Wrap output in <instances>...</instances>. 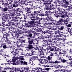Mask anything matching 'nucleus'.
I'll list each match as a JSON object with an SVG mask.
<instances>
[{"instance_id":"obj_13","label":"nucleus","mask_w":72,"mask_h":72,"mask_svg":"<svg viewBox=\"0 0 72 72\" xmlns=\"http://www.w3.org/2000/svg\"><path fill=\"white\" fill-rule=\"evenodd\" d=\"M61 19L62 20V22L61 23V24H63V22H64L65 24H68V22H69V19H68L66 20L64 19Z\"/></svg>"},{"instance_id":"obj_44","label":"nucleus","mask_w":72,"mask_h":72,"mask_svg":"<svg viewBox=\"0 0 72 72\" xmlns=\"http://www.w3.org/2000/svg\"><path fill=\"white\" fill-rule=\"evenodd\" d=\"M20 62H21L17 61L15 63H14L13 64V65H15V66H17V65H19L20 64Z\"/></svg>"},{"instance_id":"obj_7","label":"nucleus","mask_w":72,"mask_h":72,"mask_svg":"<svg viewBox=\"0 0 72 72\" xmlns=\"http://www.w3.org/2000/svg\"><path fill=\"white\" fill-rule=\"evenodd\" d=\"M61 1L63 3H65L63 4L62 6L64 8H67V5H69V1L68 0H61Z\"/></svg>"},{"instance_id":"obj_9","label":"nucleus","mask_w":72,"mask_h":72,"mask_svg":"<svg viewBox=\"0 0 72 72\" xmlns=\"http://www.w3.org/2000/svg\"><path fill=\"white\" fill-rule=\"evenodd\" d=\"M38 11H34L33 12H32V13L31 14V15H30V17H31L32 18H33V19L34 20V22H35V19L34 18H35V17H35V15L38 16Z\"/></svg>"},{"instance_id":"obj_17","label":"nucleus","mask_w":72,"mask_h":72,"mask_svg":"<svg viewBox=\"0 0 72 72\" xmlns=\"http://www.w3.org/2000/svg\"><path fill=\"white\" fill-rule=\"evenodd\" d=\"M49 5H50V10H52L53 9H54V6H55L54 5V4L51 3H49Z\"/></svg>"},{"instance_id":"obj_40","label":"nucleus","mask_w":72,"mask_h":72,"mask_svg":"<svg viewBox=\"0 0 72 72\" xmlns=\"http://www.w3.org/2000/svg\"><path fill=\"white\" fill-rule=\"evenodd\" d=\"M30 10H31V8H30V7L28 8V7H26L25 8V10H26V12H27L28 13H29V11H30Z\"/></svg>"},{"instance_id":"obj_50","label":"nucleus","mask_w":72,"mask_h":72,"mask_svg":"<svg viewBox=\"0 0 72 72\" xmlns=\"http://www.w3.org/2000/svg\"><path fill=\"white\" fill-rule=\"evenodd\" d=\"M43 49V47L42 46H39L38 49V50H39V51H41Z\"/></svg>"},{"instance_id":"obj_22","label":"nucleus","mask_w":72,"mask_h":72,"mask_svg":"<svg viewBox=\"0 0 72 72\" xmlns=\"http://www.w3.org/2000/svg\"><path fill=\"white\" fill-rule=\"evenodd\" d=\"M24 2L23 3V4H25V5H28V3H33L32 1H29L28 0H25V1H24Z\"/></svg>"},{"instance_id":"obj_11","label":"nucleus","mask_w":72,"mask_h":72,"mask_svg":"<svg viewBox=\"0 0 72 72\" xmlns=\"http://www.w3.org/2000/svg\"><path fill=\"white\" fill-rule=\"evenodd\" d=\"M51 13V12H50V10L46 11L44 16H47V17H50V16L51 15V14H52Z\"/></svg>"},{"instance_id":"obj_36","label":"nucleus","mask_w":72,"mask_h":72,"mask_svg":"<svg viewBox=\"0 0 72 72\" xmlns=\"http://www.w3.org/2000/svg\"><path fill=\"white\" fill-rule=\"evenodd\" d=\"M38 15H39V16H42V17H44V13H42V12L38 11Z\"/></svg>"},{"instance_id":"obj_63","label":"nucleus","mask_w":72,"mask_h":72,"mask_svg":"<svg viewBox=\"0 0 72 72\" xmlns=\"http://www.w3.org/2000/svg\"><path fill=\"white\" fill-rule=\"evenodd\" d=\"M15 15H16V16L17 17H19V16H21V13H17Z\"/></svg>"},{"instance_id":"obj_58","label":"nucleus","mask_w":72,"mask_h":72,"mask_svg":"<svg viewBox=\"0 0 72 72\" xmlns=\"http://www.w3.org/2000/svg\"><path fill=\"white\" fill-rule=\"evenodd\" d=\"M42 28H38V30H39V32H41V33L42 32V28H43V27H42Z\"/></svg>"},{"instance_id":"obj_5","label":"nucleus","mask_w":72,"mask_h":72,"mask_svg":"<svg viewBox=\"0 0 72 72\" xmlns=\"http://www.w3.org/2000/svg\"><path fill=\"white\" fill-rule=\"evenodd\" d=\"M49 1H47L42 2L43 4V5H45V10H50V6L49 5V3H48Z\"/></svg>"},{"instance_id":"obj_43","label":"nucleus","mask_w":72,"mask_h":72,"mask_svg":"<svg viewBox=\"0 0 72 72\" xmlns=\"http://www.w3.org/2000/svg\"><path fill=\"white\" fill-rule=\"evenodd\" d=\"M14 57H13V59H12V61L13 62H12L11 63V64H13V65L14 63H15V61H16V59H14Z\"/></svg>"},{"instance_id":"obj_64","label":"nucleus","mask_w":72,"mask_h":72,"mask_svg":"<svg viewBox=\"0 0 72 72\" xmlns=\"http://www.w3.org/2000/svg\"><path fill=\"white\" fill-rule=\"evenodd\" d=\"M3 49H6V48H7L6 45L5 44H3Z\"/></svg>"},{"instance_id":"obj_38","label":"nucleus","mask_w":72,"mask_h":72,"mask_svg":"<svg viewBox=\"0 0 72 72\" xmlns=\"http://www.w3.org/2000/svg\"><path fill=\"white\" fill-rule=\"evenodd\" d=\"M9 23H10V21H6L5 23V24H4V25L5 26H7L8 27L9 24Z\"/></svg>"},{"instance_id":"obj_54","label":"nucleus","mask_w":72,"mask_h":72,"mask_svg":"<svg viewBox=\"0 0 72 72\" xmlns=\"http://www.w3.org/2000/svg\"><path fill=\"white\" fill-rule=\"evenodd\" d=\"M55 40H57V39H52V41H50V42H53L54 44H55L56 43V42H55Z\"/></svg>"},{"instance_id":"obj_37","label":"nucleus","mask_w":72,"mask_h":72,"mask_svg":"<svg viewBox=\"0 0 72 72\" xmlns=\"http://www.w3.org/2000/svg\"><path fill=\"white\" fill-rule=\"evenodd\" d=\"M59 59H60L61 63H66V62H67L68 61L67 60H65L64 59H62L60 58H59Z\"/></svg>"},{"instance_id":"obj_28","label":"nucleus","mask_w":72,"mask_h":72,"mask_svg":"<svg viewBox=\"0 0 72 72\" xmlns=\"http://www.w3.org/2000/svg\"><path fill=\"white\" fill-rule=\"evenodd\" d=\"M48 37L49 39H52V40L53 39H57V37H56L55 38V36H54L51 35H48Z\"/></svg>"},{"instance_id":"obj_45","label":"nucleus","mask_w":72,"mask_h":72,"mask_svg":"<svg viewBox=\"0 0 72 72\" xmlns=\"http://www.w3.org/2000/svg\"><path fill=\"white\" fill-rule=\"evenodd\" d=\"M60 12L61 14L66 13L65 12V9H63L61 10H60Z\"/></svg>"},{"instance_id":"obj_1","label":"nucleus","mask_w":72,"mask_h":72,"mask_svg":"<svg viewBox=\"0 0 72 72\" xmlns=\"http://www.w3.org/2000/svg\"><path fill=\"white\" fill-rule=\"evenodd\" d=\"M37 35V33H35L33 34V36L32 37V34L30 33H28V34L25 35V36L26 37H27V39H28V43L29 44H34L35 42V36Z\"/></svg>"},{"instance_id":"obj_61","label":"nucleus","mask_w":72,"mask_h":72,"mask_svg":"<svg viewBox=\"0 0 72 72\" xmlns=\"http://www.w3.org/2000/svg\"><path fill=\"white\" fill-rule=\"evenodd\" d=\"M59 72H66V71L65 69H59Z\"/></svg>"},{"instance_id":"obj_3","label":"nucleus","mask_w":72,"mask_h":72,"mask_svg":"<svg viewBox=\"0 0 72 72\" xmlns=\"http://www.w3.org/2000/svg\"><path fill=\"white\" fill-rule=\"evenodd\" d=\"M25 35L24 34H21V35H17L16 39L17 40L19 41V42H21V43L22 44V43H25L26 42V40H23L22 39H24Z\"/></svg>"},{"instance_id":"obj_34","label":"nucleus","mask_w":72,"mask_h":72,"mask_svg":"<svg viewBox=\"0 0 72 72\" xmlns=\"http://www.w3.org/2000/svg\"><path fill=\"white\" fill-rule=\"evenodd\" d=\"M15 23L12 22V21H10V22L9 24V26H15Z\"/></svg>"},{"instance_id":"obj_35","label":"nucleus","mask_w":72,"mask_h":72,"mask_svg":"<svg viewBox=\"0 0 72 72\" xmlns=\"http://www.w3.org/2000/svg\"><path fill=\"white\" fill-rule=\"evenodd\" d=\"M16 70V72H22V68L20 69V68H16V69H15Z\"/></svg>"},{"instance_id":"obj_47","label":"nucleus","mask_w":72,"mask_h":72,"mask_svg":"<svg viewBox=\"0 0 72 72\" xmlns=\"http://www.w3.org/2000/svg\"><path fill=\"white\" fill-rule=\"evenodd\" d=\"M6 2H7V3L8 4H12V2L10 0H7L6 1Z\"/></svg>"},{"instance_id":"obj_18","label":"nucleus","mask_w":72,"mask_h":72,"mask_svg":"<svg viewBox=\"0 0 72 72\" xmlns=\"http://www.w3.org/2000/svg\"><path fill=\"white\" fill-rule=\"evenodd\" d=\"M53 51H62V50L59 49V48L55 47V46H53L52 47Z\"/></svg>"},{"instance_id":"obj_8","label":"nucleus","mask_w":72,"mask_h":72,"mask_svg":"<svg viewBox=\"0 0 72 72\" xmlns=\"http://www.w3.org/2000/svg\"><path fill=\"white\" fill-rule=\"evenodd\" d=\"M52 14H54V16L56 18H58L59 17L60 12L59 11L55 10L51 12Z\"/></svg>"},{"instance_id":"obj_52","label":"nucleus","mask_w":72,"mask_h":72,"mask_svg":"<svg viewBox=\"0 0 72 72\" xmlns=\"http://www.w3.org/2000/svg\"><path fill=\"white\" fill-rule=\"evenodd\" d=\"M53 30H56L57 31V32H59V30H58V26H57L56 28H53Z\"/></svg>"},{"instance_id":"obj_32","label":"nucleus","mask_w":72,"mask_h":72,"mask_svg":"<svg viewBox=\"0 0 72 72\" xmlns=\"http://www.w3.org/2000/svg\"><path fill=\"white\" fill-rule=\"evenodd\" d=\"M22 9H23V8H16V10H17L18 12H19V13H22V12H23V10Z\"/></svg>"},{"instance_id":"obj_16","label":"nucleus","mask_w":72,"mask_h":72,"mask_svg":"<svg viewBox=\"0 0 72 72\" xmlns=\"http://www.w3.org/2000/svg\"><path fill=\"white\" fill-rule=\"evenodd\" d=\"M54 19L50 16V17H46L45 20H46L47 21H50V22H53Z\"/></svg>"},{"instance_id":"obj_33","label":"nucleus","mask_w":72,"mask_h":72,"mask_svg":"<svg viewBox=\"0 0 72 72\" xmlns=\"http://www.w3.org/2000/svg\"><path fill=\"white\" fill-rule=\"evenodd\" d=\"M3 38L4 39V40H5V42L7 40H8V36L7 35H3Z\"/></svg>"},{"instance_id":"obj_25","label":"nucleus","mask_w":72,"mask_h":72,"mask_svg":"<svg viewBox=\"0 0 72 72\" xmlns=\"http://www.w3.org/2000/svg\"><path fill=\"white\" fill-rule=\"evenodd\" d=\"M44 22H45L44 23V26H45L46 25H49V24H52V23H50L49 22V21H45V20H44Z\"/></svg>"},{"instance_id":"obj_39","label":"nucleus","mask_w":72,"mask_h":72,"mask_svg":"<svg viewBox=\"0 0 72 72\" xmlns=\"http://www.w3.org/2000/svg\"><path fill=\"white\" fill-rule=\"evenodd\" d=\"M2 4L3 5H4V7L6 8H8V5H9V4H8L6 3H2Z\"/></svg>"},{"instance_id":"obj_15","label":"nucleus","mask_w":72,"mask_h":72,"mask_svg":"<svg viewBox=\"0 0 72 72\" xmlns=\"http://www.w3.org/2000/svg\"><path fill=\"white\" fill-rule=\"evenodd\" d=\"M25 46V48H26V49H28L30 50H31L32 49H33V45L32 44H26Z\"/></svg>"},{"instance_id":"obj_30","label":"nucleus","mask_w":72,"mask_h":72,"mask_svg":"<svg viewBox=\"0 0 72 72\" xmlns=\"http://www.w3.org/2000/svg\"><path fill=\"white\" fill-rule=\"evenodd\" d=\"M3 17H1V18H2V20L3 22V23H5L7 21V19L6 17H3Z\"/></svg>"},{"instance_id":"obj_26","label":"nucleus","mask_w":72,"mask_h":72,"mask_svg":"<svg viewBox=\"0 0 72 72\" xmlns=\"http://www.w3.org/2000/svg\"><path fill=\"white\" fill-rule=\"evenodd\" d=\"M35 40L36 41H37V42H38L39 41H41V42H42L41 39V37L40 38L39 37H38V38H35Z\"/></svg>"},{"instance_id":"obj_51","label":"nucleus","mask_w":72,"mask_h":72,"mask_svg":"<svg viewBox=\"0 0 72 72\" xmlns=\"http://www.w3.org/2000/svg\"><path fill=\"white\" fill-rule=\"evenodd\" d=\"M62 2L63 3V2L62 1H59V2H58V5L57 4V6H60V5H62Z\"/></svg>"},{"instance_id":"obj_56","label":"nucleus","mask_w":72,"mask_h":72,"mask_svg":"<svg viewBox=\"0 0 72 72\" xmlns=\"http://www.w3.org/2000/svg\"><path fill=\"white\" fill-rule=\"evenodd\" d=\"M46 46L47 47V48H46V49L47 50L48 49H51V48H53V46L50 47V46H47V45H46Z\"/></svg>"},{"instance_id":"obj_24","label":"nucleus","mask_w":72,"mask_h":72,"mask_svg":"<svg viewBox=\"0 0 72 72\" xmlns=\"http://www.w3.org/2000/svg\"><path fill=\"white\" fill-rule=\"evenodd\" d=\"M58 27V32L59 31H61V30H64V26H60Z\"/></svg>"},{"instance_id":"obj_2","label":"nucleus","mask_w":72,"mask_h":72,"mask_svg":"<svg viewBox=\"0 0 72 72\" xmlns=\"http://www.w3.org/2000/svg\"><path fill=\"white\" fill-rule=\"evenodd\" d=\"M30 19L31 21H27V22L25 23V27L26 28L30 27L31 28L33 26L35 22L33 19V17H30Z\"/></svg>"},{"instance_id":"obj_6","label":"nucleus","mask_w":72,"mask_h":72,"mask_svg":"<svg viewBox=\"0 0 72 72\" xmlns=\"http://www.w3.org/2000/svg\"><path fill=\"white\" fill-rule=\"evenodd\" d=\"M62 21V20L60 18V19L58 21L54 19L53 21V24H55L57 26H59V25L61 24Z\"/></svg>"},{"instance_id":"obj_4","label":"nucleus","mask_w":72,"mask_h":72,"mask_svg":"<svg viewBox=\"0 0 72 72\" xmlns=\"http://www.w3.org/2000/svg\"><path fill=\"white\" fill-rule=\"evenodd\" d=\"M42 41V40L44 42L43 43L44 44H45L47 42V44H48L49 43L48 42V41H50V39H49V35H42V37H41Z\"/></svg>"},{"instance_id":"obj_60","label":"nucleus","mask_w":72,"mask_h":72,"mask_svg":"<svg viewBox=\"0 0 72 72\" xmlns=\"http://www.w3.org/2000/svg\"><path fill=\"white\" fill-rule=\"evenodd\" d=\"M67 29L68 30V32H69V33H72V32H71L72 30H71V29L70 28H68Z\"/></svg>"},{"instance_id":"obj_55","label":"nucleus","mask_w":72,"mask_h":72,"mask_svg":"<svg viewBox=\"0 0 72 72\" xmlns=\"http://www.w3.org/2000/svg\"><path fill=\"white\" fill-rule=\"evenodd\" d=\"M47 50H48V53H50V51H53V48H51V49L50 48V49H47Z\"/></svg>"},{"instance_id":"obj_21","label":"nucleus","mask_w":72,"mask_h":72,"mask_svg":"<svg viewBox=\"0 0 72 72\" xmlns=\"http://www.w3.org/2000/svg\"><path fill=\"white\" fill-rule=\"evenodd\" d=\"M3 17L4 18H6L7 19H10L12 18V17L10 16V15L9 14H4V16H3Z\"/></svg>"},{"instance_id":"obj_14","label":"nucleus","mask_w":72,"mask_h":72,"mask_svg":"<svg viewBox=\"0 0 72 72\" xmlns=\"http://www.w3.org/2000/svg\"><path fill=\"white\" fill-rule=\"evenodd\" d=\"M19 52V51H18V49H16L15 51L13 50L12 51V52H11V53H13L12 54L13 55H14V57L15 56H16L17 55V54H18V53Z\"/></svg>"},{"instance_id":"obj_23","label":"nucleus","mask_w":72,"mask_h":72,"mask_svg":"<svg viewBox=\"0 0 72 72\" xmlns=\"http://www.w3.org/2000/svg\"><path fill=\"white\" fill-rule=\"evenodd\" d=\"M38 61H39L40 63L41 64H45L46 63L44 61L43 62V59L40 58L38 59Z\"/></svg>"},{"instance_id":"obj_19","label":"nucleus","mask_w":72,"mask_h":72,"mask_svg":"<svg viewBox=\"0 0 72 72\" xmlns=\"http://www.w3.org/2000/svg\"><path fill=\"white\" fill-rule=\"evenodd\" d=\"M54 67L56 69H58V68L62 69V68H63V65H57L55 66Z\"/></svg>"},{"instance_id":"obj_27","label":"nucleus","mask_w":72,"mask_h":72,"mask_svg":"<svg viewBox=\"0 0 72 72\" xmlns=\"http://www.w3.org/2000/svg\"><path fill=\"white\" fill-rule=\"evenodd\" d=\"M20 63L21 65H26L27 66V62L26 61H23V60H21L20 61Z\"/></svg>"},{"instance_id":"obj_48","label":"nucleus","mask_w":72,"mask_h":72,"mask_svg":"<svg viewBox=\"0 0 72 72\" xmlns=\"http://www.w3.org/2000/svg\"><path fill=\"white\" fill-rule=\"evenodd\" d=\"M33 60L34 61H35V60H39V59H40V58H38V57L36 56H33Z\"/></svg>"},{"instance_id":"obj_29","label":"nucleus","mask_w":72,"mask_h":72,"mask_svg":"<svg viewBox=\"0 0 72 72\" xmlns=\"http://www.w3.org/2000/svg\"><path fill=\"white\" fill-rule=\"evenodd\" d=\"M42 68L41 67L36 68H35V70L36 72H40L41 71Z\"/></svg>"},{"instance_id":"obj_42","label":"nucleus","mask_w":72,"mask_h":72,"mask_svg":"<svg viewBox=\"0 0 72 72\" xmlns=\"http://www.w3.org/2000/svg\"><path fill=\"white\" fill-rule=\"evenodd\" d=\"M8 10V7H5L3 6L2 11H3V12H6Z\"/></svg>"},{"instance_id":"obj_53","label":"nucleus","mask_w":72,"mask_h":72,"mask_svg":"<svg viewBox=\"0 0 72 72\" xmlns=\"http://www.w3.org/2000/svg\"><path fill=\"white\" fill-rule=\"evenodd\" d=\"M46 33H48V34H51V33L50 32L49 30H46Z\"/></svg>"},{"instance_id":"obj_59","label":"nucleus","mask_w":72,"mask_h":72,"mask_svg":"<svg viewBox=\"0 0 72 72\" xmlns=\"http://www.w3.org/2000/svg\"><path fill=\"white\" fill-rule=\"evenodd\" d=\"M3 33V35H5L8 36L10 35V34L9 33H8L6 32L4 33H4Z\"/></svg>"},{"instance_id":"obj_12","label":"nucleus","mask_w":72,"mask_h":72,"mask_svg":"<svg viewBox=\"0 0 72 72\" xmlns=\"http://www.w3.org/2000/svg\"><path fill=\"white\" fill-rule=\"evenodd\" d=\"M28 71H29V67H24L22 68V72H29Z\"/></svg>"},{"instance_id":"obj_57","label":"nucleus","mask_w":72,"mask_h":72,"mask_svg":"<svg viewBox=\"0 0 72 72\" xmlns=\"http://www.w3.org/2000/svg\"><path fill=\"white\" fill-rule=\"evenodd\" d=\"M23 16H24V20H26V19H27V16L24 14Z\"/></svg>"},{"instance_id":"obj_41","label":"nucleus","mask_w":72,"mask_h":72,"mask_svg":"<svg viewBox=\"0 0 72 72\" xmlns=\"http://www.w3.org/2000/svg\"><path fill=\"white\" fill-rule=\"evenodd\" d=\"M57 33H58V35H57V37H63L64 35L62 34L58 33V32H57Z\"/></svg>"},{"instance_id":"obj_62","label":"nucleus","mask_w":72,"mask_h":72,"mask_svg":"<svg viewBox=\"0 0 72 72\" xmlns=\"http://www.w3.org/2000/svg\"><path fill=\"white\" fill-rule=\"evenodd\" d=\"M52 59V57H50V56H48V60H50Z\"/></svg>"},{"instance_id":"obj_20","label":"nucleus","mask_w":72,"mask_h":72,"mask_svg":"<svg viewBox=\"0 0 72 72\" xmlns=\"http://www.w3.org/2000/svg\"><path fill=\"white\" fill-rule=\"evenodd\" d=\"M13 11L11 13L12 14L11 15L12 16H14L15 14L17 13V12H18V10H15V9H13Z\"/></svg>"},{"instance_id":"obj_10","label":"nucleus","mask_w":72,"mask_h":72,"mask_svg":"<svg viewBox=\"0 0 72 72\" xmlns=\"http://www.w3.org/2000/svg\"><path fill=\"white\" fill-rule=\"evenodd\" d=\"M66 13H65L64 14H61V13H60L59 14V17H61V18H64L65 17H66L67 16L68 17V15H67V13H68V12H66Z\"/></svg>"},{"instance_id":"obj_31","label":"nucleus","mask_w":72,"mask_h":72,"mask_svg":"<svg viewBox=\"0 0 72 72\" xmlns=\"http://www.w3.org/2000/svg\"><path fill=\"white\" fill-rule=\"evenodd\" d=\"M68 5H67V7L66 8H67L68 7V8H67V9H66V10H67L68 12H69V11H70V10H71H71H72V7H71V6H68ZM64 8H66V7H64Z\"/></svg>"},{"instance_id":"obj_49","label":"nucleus","mask_w":72,"mask_h":72,"mask_svg":"<svg viewBox=\"0 0 72 72\" xmlns=\"http://www.w3.org/2000/svg\"><path fill=\"white\" fill-rule=\"evenodd\" d=\"M12 4L14 8H16V7L18 6V4H15L14 3Z\"/></svg>"},{"instance_id":"obj_46","label":"nucleus","mask_w":72,"mask_h":72,"mask_svg":"<svg viewBox=\"0 0 72 72\" xmlns=\"http://www.w3.org/2000/svg\"><path fill=\"white\" fill-rule=\"evenodd\" d=\"M5 29V28H2L1 30H0V31H1V33H4V32H5L6 31Z\"/></svg>"}]
</instances>
